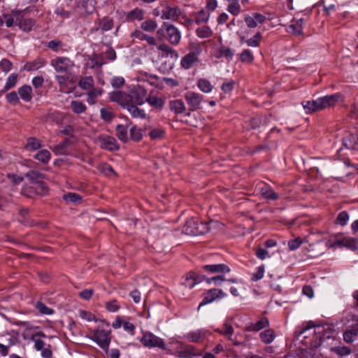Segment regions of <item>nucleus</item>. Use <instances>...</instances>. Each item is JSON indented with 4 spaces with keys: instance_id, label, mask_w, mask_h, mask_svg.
<instances>
[{
    "instance_id": "680f3d73",
    "label": "nucleus",
    "mask_w": 358,
    "mask_h": 358,
    "mask_svg": "<svg viewBox=\"0 0 358 358\" xmlns=\"http://www.w3.org/2000/svg\"><path fill=\"white\" fill-rule=\"evenodd\" d=\"M92 61L94 62V66H96L99 67L102 66L103 64L107 63V61H106L103 54L97 55L95 54L93 56Z\"/></svg>"
},
{
    "instance_id": "052dcab7",
    "label": "nucleus",
    "mask_w": 358,
    "mask_h": 358,
    "mask_svg": "<svg viewBox=\"0 0 358 358\" xmlns=\"http://www.w3.org/2000/svg\"><path fill=\"white\" fill-rule=\"evenodd\" d=\"M260 39H261V34L259 32H258L252 38H251L248 40H246L245 43L249 46L257 47L259 44Z\"/></svg>"
},
{
    "instance_id": "9b49d317",
    "label": "nucleus",
    "mask_w": 358,
    "mask_h": 358,
    "mask_svg": "<svg viewBox=\"0 0 358 358\" xmlns=\"http://www.w3.org/2000/svg\"><path fill=\"white\" fill-rule=\"evenodd\" d=\"M166 32V39L172 45H178L180 41L181 36L179 30L171 24H164Z\"/></svg>"
},
{
    "instance_id": "f8f14e48",
    "label": "nucleus",
    "mask_w": 358,
    "mask_h": 358,
    "mask_svg": "<svg viewBox=\"0 0 358 358\" xmlns=\"http://www.w3.org/2000/svg\"><path fill=\"white\" fill-rule=\"evenodd\" d=\"M20 13L21 10H13L10 13L4 14L3 18L0 20V25L5 23L7 27L17 26Z\"/></svg>"
},
{
    "instance_id": "412c9836",
    "label": "nucleus",
    "mask_w": 358,
    "mask_h": 358,
    "mask_svg": "<svg viewBox=\"0 0 358 358\" xmlns=\"http://www.w3.org/2000/svg\"><path fill=\"white\" fill-rule=\"evenodd\" d=\"M267 326H268V320L266 317H263L255 323H251L247 327V330L249 331H258Z\"/></svg>"
},
{
    "instance_id": "58836bf2",
    "label": "nucleus",
    "mask_w": 358,
    "mask_h": 358,
    "mask_svg": "<svg viewBox=\"0 0 358 358\" xmlns=\"http://www.w3.org/2000/svg\"><path fill=\"white\" fill-rule=\"evenodd\" d=\"M116 135L120 141L127 142L128 139L127 128L122 124H118L116 127Z\"/></svg>"
},
{
    "instance_id": "ddd939ff",
    "label": "nucleus",
    "mask_w": 358,
    "mask_h": 358,
    "mask_svg": "<svg viewBox=\"0 0 358 358\" xmlns=\"http://www.w3.org/2000/svg\"><path fill=\"white\" fill-rule=\"evenodd\" d=\"M122 108L127 109V110L130 113L133 118L136 119H145L146 113L144 110L138 108V105L136 104H125L120 105Z\"/></svg>"
},
{
    "instance_id": "37998d69",
    "label": "nucleus",
    "mask_w": 358,
    "mask_h": 358,
    "mask_svg": "<svg viewBox=\"0 0 358 358\" xmlns=\"http://www.w3.org/2000/svg\"><path fill=\"white\" fill-rule=\"evenodd\" d=\"M106 50L103 52V55L106 61L113 62L116 59V52L115 50L110 45H106Z\"/></svg>"
},
{
    "instance_id": "c85d7f7f",
    "label": "nucleus",
    "mask_w": 358,
    "mask_h": 358,
    "mask_svg": "<svg viewBox=\"0 0 358 358\" xmlns=\"http://www.w3.org/2000/svg\"><path fill=\"white\" fill-rule=\"evenodd\" d=\"M358 335V325L351 327L350 329L347 330L343 334V339L347 343H352L354 338Z\"/></svg>"
},
{
    "instance_id": "6e6d98bb",
    "label": "nucleus",
    "mask_w": 358,
    "mask_h": 358,
    "mask_svg": "<svg viewBox=\"0 0 358 358\" xmlns=\"http://www.w3.org/2000/svg\"><path fill=\"white\" fill-rule=\"evenodd\" d=\"M240 58L243 62L248 63L252 62L254 59L253 55L249 50H244L241 54Z\"/></svg>"
},
{
    "instance_id": "f03ea898",
    "label": "nucleus",
    "mask_w": 358,
    "mask_h": 358,
    "mask_svg": "<svg viewBox=\"0 0 358 358\" xmlns=\"http://www.w3.org/2000/svg\"><path fill=\"white\" fill-rule=\"evenodd\" d=\"M313 328H315L313 334L315 335V341L313 343L314 347L317 348L321 345L323 340L331 337V328L329 324L315 325L311 321L308 323L306 327L302 328L299 331H296L295 332L296 336L299 338V336L305 334L303 338H307L308 336V332L311 331Z\"/></svg>"
},
{
    "instance_id": "0e129e2a",
    "label": "nucleus",
    "mask_w": 358,
    "mask_h": 358,
    "mask_svg": "<svg viewBox=\"0 0 358 358\" xmlns=\"http://www.w3.org/2000/svg\"><path fill=\"white\" fill-rule=\"evenodd\" d=\"M100 113L101 118L105 121L110 122L113 117L112 111L108 109L101 108Z\"/></svg>"
},
{
    "instance_id": "72a5a7b5",
    "label": "nucleus",
    "mask_w": 358,
    "mask_h": 358,
    "mask_svg": "<svg viewBox=\"0 0 358 358\" xmlns=\"http://www.w3.org/2000/svg\"><path fill=\"white\" fill-rule=\"evenodd\" d=\"M287 31L296 36H299L302 33V20H297L295 23L289 25Z\"/></svg>"
},
{
    "instance_id": "4d7b16f0",
    "label": "nucleus",
    "mask_w": 358,
    "mask_h": 358,
    "mask_svg": "<svg viewBox=\"0 0 358 358\" xmlns=\"http://www.w3.org/2000/svg\"><path fill=\"white\" fill-rule=\"evenodd\" d=\"M349 220V215L346 211H342L341 212L336 218V223L344 226L347 224L348 221Z\"/></svg>"
},
{
    "instance_id": "6e6552de",
    "label": "nucleus",
    "mask_w": 358,
    "mask_h": 358,
    "mask_svg": "<svg viewBox=\"0 0 358 358\" xmlns=\"http://www.w3.org/2000/svg\"><path fill=\"white\" fill-rule=\"evenodd\" d=\"M226 296L222 289H211L208 290L205 294L202 301L199 303L198 308L213 302L215 299H222Z\"/></svg>"
},
{
    "instance_id": "2eb2a0df",
    "label": "nucleus",
    "mask_w": 358,
    "mask_h": 358,
    "mask_svg": "<svg viewBox=\"0 0 358 358\" xmlns=\"http://www.w3.org/2000/svg\"><path fill=\"white\" fill-rule=\"evenodd\" d=\"M321 101L322 103V108L323 109L333 106L336 104V103L338 102L340 100H341V94L339 93L331 94V95H327L324 96L323 97H321Z\"/></svg>"
},
{
    "instance_id": "49530a36",
    "label": "nucleus",
    "mask_w": 358,
    "mask_h": 358,
    "mask_svg": "<svg viewBox=\"0 0 358 358\" xmlns=\"http://www.w3.org/2000/svg\"><path fill=\"white\" fill-rule=\"evenodd\" d=\"M141 27L145 31L152 32L157 29V24L155 20H148L142 22Z\"/></svg>"
},
{
    "instance_id": "9d476101",
    "label": "nucleus",
    "mask_w": 358,
    "mask_h": 358,
    "mask_svg": "<svg viewBox=\"0 0 358 358\" xmlns=\"http://www.w3.org/2000/svg\"><path fill=\"white\" fill-rule=\"evenodd\" d=\"M201 48L197 45L193 52H189L183 57L181 59L180 64L185 69H189L195 62L198 60V55L201 53Z\"/></svg>"
},
{
    "instance_id": "0eeeda50",
    "label": "nucleus",
    "mask_w": 358,
    "mask_h": 358,
    "mask_svg": "<svg viewBox=\"0 0 358 358\" xmlns=\"http://www.w3.org/2000/svg\"><path fill=\"white\" fill-rule=\"evenodd\" d=\"M185 99L187 102L189 110L194 111L201 108L203 101V96L194 92H188L185 94Z\"/></svg>"
},
{
    "instance_id": "3c124183",
    "label": "nucleus",
    "mask_w": 358,
    "mask_h": 358,
    "mask_svg": "<svg viewBox=\"0 0 358 358\" xmlns=\"http://www.w3.org/2000/svg\"><path fill=\"white\" fill-rule=\"evenodd\" d=\"M331 351L334 352L339 356H345L351 353V350L345 346H337L331 348Z\"/></svg>"
},
{
    "instance_id": "de8ad7c7",
    "label": "nucleus",
    "mask_w": 358,
    "mask_h": 358,
    "mask_svg": "<svg viewBox=\"0 0 358 358\" xmlns=\"http://www.w3.org/2000/svg\"><path fill=\"white\" fill-rule=\"evenodd\" d=\"M219 57H224L227 59H231L234 55V51L224 45H221L218 50Z\"/></svg>"
},
{
    "instance_id": "bf43d9fd",
    "label": "nucleus",
    "mask_w": 358,
    "mask_h": 358,
    "mask_svg": "<svg viewBox=\"0 0 358 358\" xmlns=\"http://www.w3.org/2000/svg\"><path fill=\"white\" fill-rule=\"evenodd\" d=\"M94 80L92 77H86L79 82V86L85 90H87L93 85Z\"/></svg>"
},
{
    "instance_id": "dca6fc26",
    "label": "nucleus",
    "mask_w": 358,
    "mask_h": 358,
    "mask_svg": "<svg viewBox=\"0 0 358 358\" xmlns=\"http://www.w3.org/2000/svg\"><path fill=\"white\" fill-rule=\"evenodd\" d=\"M215 331L218 332L224 336H226L229 340L233 341L234 345H238V343L232 338L234 330L232 325L228 321H226L222 324V329H217Z\"/></svg>"
},
{
    "instance_id": "603ef678",
    "label": "nucleus",
    "mask_w": 358,
    "mask_h": 358,
    "mask_svg": "<svg viewBox=\"0 0 358 358\" xmlns=\"http://www.w3.org/2000/svg\"><path fill=\"white\" fill-rule=\"evenodd\" d=\"M344 247L354 251L357 250L358 249V242L352 238L345 237Z\"/></svg>"
},
{
    "instance_id": "e2e57ef3",
    "label": "nucleus",
    "mask_w": 358,
    "mask_h": 358,
    "mask_svg": "<svg viewBox=\"0 0 358 358\" xmlns=\"http://www.w3.org/2000/svg\"><path fill=\"white\" fill-rule=\"evenodd\" d=\"M228 11L234 15H237L241 11V6L238 2L229 3Z\"/></svg>"
},
{
    "instance_id": "b1692460",
    "label": "nucleus",
    "mask_w": 358,
    "mask_h": 358,
    "mask_svg": "<svg viewBox=\"0 0 358 358\" xmlns=\"http://www.w3.org/2000/svg\"><path fill=\"white\" fill-rule=\"evenodd\" d=\"M95 0H83L79 8L85 14H91L95 10Z\"/></svg>"
},
{
    "instance_id": "6ab92c4d",
    "label": "nucleus",
    "mask_w": 358,
    "mask_h": 358,
    "mask_svg": "<svg viewBox=\"0 0 358 358\" xmlns=\"http://www.w3.org/2000/svg\"><path fill=\"white\" fill-rule=\"evenodd\" d=\"M158 49L162 52V57H170L173 62L178 58V52L166 44H161Z\"/></svg>"
},
{
    "instance_id": "a878e982",
    "label": "nucleus",
    "mask_w": 358,
    "mask_h": 358,
    "mask_svg": "<svg viewBox=\"0 0 358 358\" xmlns=\"http://www.w3.org/2000/svg\"><path fill=\"white\" fill-rule=\"evenodd\" d=\"M45 61L41 59H36L33 62H27L24 66V69L28 71H36L43 66Z\"/></svg>"
},
{
    "instance_id": "774afa93",
    "label": "nucleus",
    "mask_w": 358,
    "mask_h": 358,
    "mask_svg": "<svg viewBox=\"0 0 358 358\" xmlns=\"http://www.w3.org/2000/svg\"><path fill=\"white\" fill-rule=\"evenodd\" d=\"M6 99L8 102L13 105L17 104L19 102L17 94L15 92H11L7 94Z\"/></svg>"
},
{
    "instance_id": "4be33fe9",
    "label": "nucleus",
    "mask_w": 358,
    "mask_h": 358,
    "mask_svg": "<svg viewBox=\"0 0 358 358\" xmlns=\"http://www.w3.org/2000/svg\"><path fill=\"white\" fill-rule=\"evenodd\" d=\"M144 17V12L143 10L139 8H135L133 10L128 12L126 15V20L127 21H141Z\"/></svg>"
},
{
    "instance_id": "bb28decb",
    "label": "nucleus",
    "mask_w": 358,
    "mask_h": 358,
    "mask_svg": "<svg viewBox=\"0 0 358 358\" xmlns=\"http://www.w3.org/2000/svg\"><path fill=\"white\" fill-rule=\"evenodd\" d=\"M41 147V142L35 137H29L27 140L24 148L28 151H35Z\"/></svg>"
},
{
    "instance_id": "5701e85b",
    "label": "nucleus",
    "mask_w": 358,
    "mask_h": 358,
    "mask_svg": "<svg viewBox=\"0 0 358 358\" xmlns=\"http://www.w3.org/2000/svg\"><path fill=\"white\" fill-rule=\"evenodd\" d=\"M169 107L171 110L178 114H181L185 110V106L184 102L179 99L170 101Z\"/></svg>"
},
{
    "instance_id": "f704fd0d",
    "label": "nucleus",
    "mask_w": 358,
    "mask_h": 358,
    "mask_svg": "<svg viewBox=\"0 0 358 358\" xmlns=\"http://www.w3.org/2000/svg\"><path fill=\"white\" fill-rule=\"evenodd\" d=\"M201 282V280L197 279L194 277V273H189V275L186 277L185 282H183V285L186 287L192 289L194 287L195 285Z\"/></svg>"
},
{
    "instance_id": "20e7f679",
    "label": "nucleus",
    "mask_w": 358,
    "mask_h": 358,
    "mask_svg": "<svg viewBox=\"0 0 358 358\" xmlns=\"http://www.w3.org/2000/svg\"><path fill=\"white\" fill-rule=\"evenodd\" d=\"M110 330L99 327L94 331L92 339L103 350H108L110 343Z\"/></svg>"
},
{
    "instance_id": "864d4df0",
    "label": "nucleus",
    "mask_w": 358,
    "mask_h": 358,
    "mask_svg": "<svg viewBox=\"0 0 358 358\" xmlns=\"http://www.w3.org/2000/svg\"><path fill=\"white\" fill-rule=\"evenodd\" d=\"M36 186V191L37 195H43L48 191V187L45 183L43 181H40L38 183L34 184Z\"/></svg>"
},
{
    "instance_id": "39448f33",
    "label": "nucleus",
    "mask_w": 358,
    "mask_h": 358,
    "mask_svg": "<svg viewBox=\"0 0 358 358\" xmlns=\"http://www.w3.org/2000/svg\"><path fill=\"white\" fill-rule=\"evenodd\" d=\"M141 341L145 347L166 349V343L163 339L150 332L145 333Z\"/></svg>"
},
{
    "instance_id": "f3484780",
    "label": "nucleus",
    "mask_w": 358,
    "mask_h": 358,
    "mask_svg": "<svg viewBox=\"0 0 358 358\" xmlns=\"http://www.w3.org/2000/svg\"><path fill=\"white\" fill-rule=\"evenodd\" d=\"M343 145L348 149H356L358 145V135L348 133L343 138Z\"/></svg>"
},
{
    "instance_id": "09e8293b",
    "label": "nucleus",
    "mask_w": 358,
    "mask_h": 358,
    "mask_svg": "<svg viewBox=\"0 0 358 358\" xmlns=\"http://www.w3.org/2000/svg\"><path fill=\"white\" fill-rule=\"evenodd\" d=\"M69 143L70 141L66 138L63 142L55 145L54 148V151L56 152L57 154L64 155L66 154V148H68Z\"/></svg>"
},
{
    "instance_id": "8fccbe9b",
    "label": "nucleus",
    "mask_w": 358,
    "mask_h": 358,
    "mask_svg": "<svg viewBox=\"0 0 358 358\" xmlns=\"http://www.w3.org/2000/svg\"><path fill=\"white\" fill-rule=\"evenodd\" d=\"M35 307L40 313L43 315H52L54 313V310L52 308L47 307L41 301H37Z\"/></svg>"
},
{
    "instance_id": "ea45409f",
    "label": "nucleus",
    "mask_w": 358,
    "mask_h": 358,
    "mask_svg": "<svg viewBox=\"0 0 358 358\" xmlns=\"http://www.w3.org/2000/svg\"><path fill=\"white\" fill-rule=\"evenodd\" d=\"M275 336L274 331L272 329H267L260 334L261 339L265 343H271Z\"/></svg>"
},
{
    "instance_id": "7c9ffc66",
    "label": "nucleus",
    "mask_w": 358,
    "mask_h": 358,
    "mask_svg": "<svg viewBox=\"0 0 358 358\" xmlns=\"http://www.w3.org/2000/svg\"><path fill=\"white\" fill-rule=\"evenodd\" d=\"M32 89L29 85H23L18 90V93L21 98L25 101H29L31 99Z\"/></svg>"
},
{
    "instance_id": "79ce46f5",
    "label": "nucleus",
    "mask_w": 358,
    "mask_h": 358,
    "mask_svg": "<svg viewBox=\"0 0 358 358\" xmlns=\"http://www.w3.org/2000/svg\"><path fill=\"white\" fill-rule=\"evenodd\" d=\"M21 193L22 195L28 198H31L34 195L37 194L36 191V186L33 184L30 185H26L22 189Z\"/></svg>"
},
{
    "instance_id": "338daca9",
    "label": "nucleus",
    "mask_w": 358,
    "mask_h": 358,
    "mask_svg": "<svg viewBox=\"0 0 358 358\" xmlns=\"http://www.w3.org/2000/svg\"><path fill=\"white\" fill-rule=\"evenodd\" d=\"M125 81L122 77H114L111 80V85L114 88H120L124 85Z\"/></svg>"
},
{
    "instance_id": "473e14b6",
    "label": "nucleus",
    "mask_w": 358,
    "mask_h": 358,
    "mask_svg": "<svg viewBox=\"0 0 358 358\" xmlns=\"http://www.w3.org/2000/svg\"><path fill=\"white\" fill-rule=\"evenodd\" d=\"M197 86L203 92L209 93L213 90V85L207 79L201 78L197 82Z\"/></svg>"
},
{
    "instance_id": "e433bc0d",
    "label": "nucleus",
    "mask_w": 358,
    "mask_h": 358,
    "mask_svg": "<svg viewBox=\"0 0 358 358\" xmlns=\"http://www.w3.org/2000/svg\"><path fill=\"white\" fill-rule=\"evenodd\" d=\"M197 36L201 38L210 37L213 35V31L208 26H202L196 30Z\"/></svg>"
},
{
    "instance_id": "c9c22d12",
    "label": "nucleus",
    "mask_w": 358,
    "mask_h": 358,
    "mask_svg": "<svg viewBox=\"0 0 358 358\" xmlns=\"http://www.w3.org/2000/svg\"><path fill=\"white\" fill-rule=\"evenodd\" d=\"M103 90L101 88H94L87 94V101L90 105L95 103L97 96L102 94Z\"/></svg>"
},
{
    "instance_id": "5fc2aeb1",
    "label": "nucleus",
    "mask_w": 358,
    "mask_h": 358,
    "mask_svg": "<svg viewBox=\"0 0 358 358\" xmlns=\"http://www.w3.org/2000/svg\"><path fill=\"white\" fill-rule=\"evenodd\" d=\"M130 136H131V138L135 141H140L143 137L141 130L138 129L136 126H134L131 128Z\"/></svg>"
},
{
    "instance_id": "423d86ee",
    "label": "nucleus",
    "mask_w": 358,
    "mask_h": 358,
    "mask_svg": "<svg viewBox=\"0 0 358 358\" xmlns=\"http://www.w3.org/2000/svg\"><path fill=\"white\" fill-rule=\"evenodd\" d=\"M51 65L54 67L56 71L64 73L71 70L74 64L69 58L57 57L52 60Z\"/></svg>"
},
{
    "instance_id": "a211bd4d",
    "label": "nucleus",
    "mask_w": 358,
    "mask_h": 358,
    "mask_svg": "<svg viewBox=\"0 0 358 358\" xmlns=\"http://www.w3.org/2000/svg\"><path fill=\"white\" fill-rule=\"evenodd\" d=\"M180 9L178 7H169L166 6L165 9L162 10V19L175 20L180 15Z\"/></svg>"
},
{
    "instance_id": "aec40b11",
    "label": "nucleus",
    "mask_w": 358,
    "mask_h": 358,
    "mask_svg": "<svg viewBox=\"0 0 358 358\" xmlns=\"http://www.w3.org/2000/svg\"><path fill=\"white\" fill-rule=\"evenodd\" d=\"M203 269L210 273H224L230 271L228 266L224 264H210L203 266Z\"/></svg>"
},
{
    "instance_id": "4468645a",
    "label": "nucleus",
    "mask_w": 358,
    "mask_h": 358,
    "mask_svg": "<svg viewBox=\"0 0 358 358\" xmlns=\"http://www.w3.org/2000/svg\"><path fill=\"white\" fill-rule=\"evenodd\" d=\"M35 23L36 22L34 20L25 17L24 15V10H21L17 26L22 31L25 32L31 31L33 27L35 25Z\"/></svg>"
},
{
    "instance_id": "f257e3e1",
    "label": "nucleus",
    "mask_w": 358,
    "mask_h": 358,
    "mask_svg": "<svg viewBox=\"0 0 358 358\" xmlns=\"http://www.w3.org/2000/svg\"><path fill=\"white\" fill-rule=\"evenodd\" d=\"M147 91L141 86L132 89L129 94L122 91H114L110 93V99L120 105L136 104L143 105L146 100Z\"/></svg>"
},
{
    "instance_id": "393cba45",
    "label": "nucleus",
    "mask_w": 358,
    "mask_h": 358,
    "mask_svg": "<svg viewBox=\"0 0 358 358\" xmlns=\"http://www.w3.org/2000/svg\"><path fill=\"white\" fill-rule=\"evenodd\" d=\"M25 177L29 179L33 185L38 183L45 178V176L43 173L36 171H29L26 173Z\"/></svg>"
},
{
    "instance_id": "69168bd1",
    "label": "nucleus",
    "mask_w": 358,
    "mask_h": 358,
    "mask_svg": "<svg viewBox=\"0 0 358 358\" xmlns=\"http://www.w3.org/2000/svg\"><path fill=\"white\" fill-rule=\"evenodd\" d=\"M301 243H302V240L298 237L293 240H290L288 242V247L290 250H295L300 247Z\"/></svg>"
},
{
    "instance_id": "c03bdc74",
    "label": "nucleus",
    "mask_w": 358,
    "mask_h": 358,
    "mask_svg": "<svg viewBox=\"0 0 358 358\" xmlns=\"http://www.w3.org/2000/svg\"><path fill=\"white\" fill-rule=\"evenodd\" d=\"M35 158L43 164H48L50 159V152L47 150H41L36 154Z\"/></svg>"
},
{
    "instance_id": "1a4fd4ad",
    "label": "nucleus",
    "mask_w": 358,
    "mask_h": 358,
    "mask_svg": "<svg viewBox=\"0 0 358 358\" xmlns=\"http://www.w3.org/2000/svg\"><path fill=\"white\" fill-rule=\"evenodd\" d=\"M97 141L102 149L108 150L110 151L117 150L119 149L115 138L112 136L101 135L98 137Z\"/></svg>"
},
{
    "instance_id": "7ed1b4c3",
    "label": "nucleus",
    "mask_w": 358,
    "mask_h": 358,
    "mask_svg": "<svg viewBox=\"0 0 358 358\" xmlns=\"http://www.w3.org/2000/svg\"><path fill=\"white\" fill-rule=\"evenodd\" d=\"M209 230L208 223L199 222L194 218H191L187 221L183 227V232L187 235L199 236L207 233Z\"/></svg>"
},
{
    "instance_id": "a18cd8bd",
    "label": "nucleus",
    "mask_w": 358,
    "mask_h": 358,
    "mask_svg": "<svg viewBox=\"0 0 358 358\" xmlns=\"http://www.w3.org/2000/svg\"><path fill=\"white\" fill-rule=\"evenodd\" d=\"M262 195L267 199L271 200H276L278 198V195L271 188L269 187H263L261 189Z\"/></svg>"
},
{
    "instance_id": "13d9d810",
    "label": "nucleus",
    "mask_w": 358,
    "mask_h": 358,
    "mask_svg": "<svg viewBox=\"0 0 358 358\" xmlns=\"http://www.w3.org/2000/svg\"><path fill=\"white\" fill-rule=\"evenodd\" d=\"M17 74L13 73L11 75H10L9 77L8 78L7 81L5 85V87H4L5 90H8L13 87L17 83Z\"/></svg>"
},
{
    "instance_id": "a19ab883",
    "label": "nucleus",
    "mask_w": 358,
    "mask_h": 358,
    "mask_svg": "<svg viewBox=\"0 0 358 358\" xmlns=\"http://www.w3.org/2000/svg\"><path fill=\"white\" fill-rule=\"evenodd\" d=\"M210 17V13L204 10L199 11L195 17V22L196 24L206 23L208 21Z\"/></svg>"
},
{
    "instance_id": "cd10ccee",
    "label": "nucleus",
    "mask_w": 358,
    "mask_h": 358,
    "mask_svg": "<svg viewBox=\"0 0 358 358\" xmlns=\"http://www.w3.org/2000/svg\"><path fill=\"white\" fill-rule=\"evenodd\" d=\"M113 27V20L108 17H103L99 20V27L96 31L101 29L103 31L110 30Z\"/></svg>"
},
{
    "instance_id": "2f4dec72",
    "label": "nucleus",
    "mask_w": 358,
    "mask_h": 358,
    "mask_svg": "<svg viewBox=\"0 0 358 358\" xmlns=\"http://www.w3.org/2000/svg\"><path fill=\"white\" fill-rule=\"evenodd\" d=\"M63 199L66 203L72 204H79L82 201V197L79 194L73 192L65 194Z\"/></svg>"
},
{
    "instance_id": "c756f323",
    "label": "nucleus",
    "mask_w": 358,
    "mask_h": 358,
    "mask_svg": "<svg viewBox=\"0 0 358 358\" xmlns=\"http://www.w3.org/2000/svg\"><path fill=\"white\" fill-rule=\"evenodd\" d=\"M151 106L157 108L162 109L164 106V101L157 96L149 95L145 100Z\"/></svg>"
},
{
    "instance_id": "4c0bfd02",
    "label": "nucleus",
    "mask_w": 358,
    "mask_h": 358,
    "mask_svg": "<svg viewBox=\"0 0 358 358\" xmlns=\"http://www.w3.org/2000/svg\"><path fill=\"white\" fill-rule=\"evenodd\" d=\"M70 107H71V110L75 113H77V114L83 113L87 109V107L85 106V105L79 101H72L71 102Z\"/></svg>"
}]
</instances>
